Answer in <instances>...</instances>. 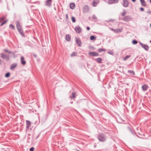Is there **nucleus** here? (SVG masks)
<instances>
[{
  "label": "nucleus",
  "instance_id": "f257e3e1",
  "mask_svg": "<svg viewBox=\"0 0 151 151\" xmlns=\"http://www.w3.org/2000/svg\"><path fill=\"white\" fill-rule=\"evenodd\" d=\"M16 27L18 32L23 37H25V35L24 34L23 29L20 24L18 21H17L16 22Z\"/></svg>",
  "mask_w": 151,
  "mask_h": 151
},
{
  "label": "nucleus",
  "instance_id": "f03ea898",
  "mask_svg": "<svg viewBox=\"0 0 151 151\" xmlns=\"http://www.w3.org/2000/svg\"><path fill=\"white\" fill-rule=\"evenodd\" d=\"M97 138L99 141L102 142H104L106 139V135L102 133L99 134Z\"/></svg>",
  "mask_w": 151,
  "mask_h": 151
},
{
  "label": "nucleus",
  "instance_id": "7ed1b4c3",
  "mask_svg": "<svg viewBox=\"0 0 151 151\" xmlns=\"http://www.w3.org/2000/svg\"><path fill=\"white\" fill-rule=\"evenodd\" d=\"M52 3V0H47L45 2V5L46 6L50 8L51 6Z\"/></svg>",
  "mask_w": 151,
  "mask_h": 151
},
{
  "label": "nucleus",
  "instance_id": "20e7f679",
  "mask_svg": "<svg viewBox=\"0 0 151 151\" xmlns=\"http://www.w3.org/2000/svg\"><path fill=\"white\" fill-rule=\"evenodd\" d=\"M123 19L124 21L127 22L132 20V19L130 16L127 15L124 17Z\"/></svg>",
  "mask_w": 151,
  "mask_h": 151
},
{
  "label": "nucleus",
  "instance_id": "39448f33",
  "mask_svg": "<svg viewBox=\"0 0 151 151\" xmlns=\"http://www.w3.org/2000/svg\"><path fill=\"white\" fill-rule=\"evenodd\" d=\"M89 6L88 5H85L83 7V12L85 13H88L89 12Z\"/></svg>",
  "mask_w": 151,
  "mask_h": 151
},
{
  "label": "nucleus",
  "instance_id": "423d86ee",
  "mask_svg": "<svg viewBox=\"0 0 151 151\" xmlns=\"http://www.w3.org/2000/svg\"><path fill=\"white\" fill-rule=\"evenodd\" d=\"M1 57L4 59H6L7 60H9V56L5 55L3 53H1Z\"/></svg>",
  "mask_w": 151,
  "mask_h": 151
},
{
  "label": "nucleus",
  "instance_id": "0eeeda50",
  "mask_svg": "<svg viewBox=\"0 0 151 151\" xmlns=\"http://www.w3.org/2000/svg\"><path fill=\"white\" fill-rule=\"evenodd\" d=\"M140 45L145 50L148 51L149 50V47L147 45L143 44L141 42H139Z\"/></svg>",
  "mask_w": 151,
  "mask_h": 151
},
{
  "label": "nucleus",
  "instance_id": "6e6552de",
  "mask_svg": "<svg viewBox=\"0 0 151 151\" xmlns=\"http://www.w3.org/2000/svg\"><path fill=\"white\" fill-rule=\"evenodd\" d=\"M76 44L79 46L81 47L82 45V43L80 39L77 37H76Z\"/></svg>",
  "mask_w": 151,
  "mask_h": 151
},
{
  "label": "nucleus",
  "instance_id": "1a4fd4ad",
  "mask_svg": "<svg viewBox=\"0 0 151 151\" xmlns=\"http://www.w3.org/2000/svg\"><path fill=\"white\" fill-rule=\"evenodd\" d=\"M118 0H109L108 1L107 3L108 4H110L118 3Z\"/></svg>",
  "mask_w": 151,
  "mask_h": 151
},
{
  "label": "nucleus",
  "instance_id": "9d476101",
  "mask_svg": "<svg viewBox=\"0 0 151 151\" xmlns=\"http://www.w3.org/2000/svg\"><path fill=\"white\" fill-rule=\"evenodd\" d=\"M75 30L76 33H79L82 31L81 28L79 26L76 27L75 28Z\"/></svg>",
  "mask_w": 151,
  "mask_h": 151
},
{
  "label": "nucleus",
  "instance_id": "9b49d317",
  "mask_svg": "<svg viewBox=\"0 0 151 151\" xmlns=\"http://www.w3.org/2000/svg\"><path fill=\"white\" fill-rule=\"evenodd\" d=\"M88 54L89 55L92 56H96L99 55L98 53L95 52H89Z\"/></svg>",
  "mask_w": 151,
  "mask_h": 151
},
{
  "label": "nucleus",
  "instance_id": "f8f14e48",
  "mask_svg": "<svg viewBox=\"0 0 151 151\" xmlns=\"http://www.w3.org/2000/svg\"><path fill=\"white\" fill-rule=\"evenodd\" d=\"M129 2L127 0H123V6L124 7H127L128 6Z\"/></svg>",
  "mask_w": 151,
  "mask_h": 151
},
{
  "label": "nucleus",
  "instance_id": "ddd939ff",
  "mask_svg": "<svg viewBox=\"0 0 151 151\" xmlns=\"http://www.w3.org/2000/svg\"><path fill=\"white\" fill-rule=\"evenodd\" d=\"M24 59V57L22 56L21 58L20 61L21 64L23 65H24L26 64V62Z\"/></svg>",
  "mask_w": 151,
  "mask_h": 151
},
{
  "label": "nucleus",
  "instance_id": "4468645a",
  "mask_svg": "<svg viewBox=\"0 0 151 151\" xmlns=\"http://www.w3.org/2000/svg\"><path fill=\"white\" fill-rule=\"evenodd\" d=\"M17 65V63H14L12 64L10 66V69L11 70H13L14 69L16 68Z\"/></svg>",
  "mask_w": 151,
  "mask_h": 151
},
{
  "label": "nucleus",
  "instance_id": "2eb2a0df",
  "mask_svg": "<svg viewBox=\"0 0 151 151\" xmlns=\"http://www.w3.org/2000/svg\"><path fill=\"white\" fill-rule=\"evenodd\" d=\"M26 129H29L31 125V123L29 120L26 121Z\"/></svg>",
  "mask_w": 151,
  "mask_h": 151
},
{
  "label": "nucleus",
  "instance_id": "dca6fc26",
  "mask_svg": "<svg viewBox=\"0 0 151 151\" xmlns=\"http://www.w3.org/2000/svg\"><path fill=\"white\" fill-rule=\"evenodd\" d=\"M98 0H94L93 2V6H96L97 4L99 3Z\"/></svg>",
  "mask_w": 151,
  "mask_h": 151
},
{
  "label": "nucleus",
  "instance_id": "f3484780",
  "mask_svg": "<svg viewBox=\"0 0 151 151\" xmlns=\"http://www.w3.org/2000/svg\"><path fill=\"white\" fill-rule=\"evenodd\" d=\"M148 88L147 86L146 85H144L142 86V88L144 91H146L147 90Z\"/></svg>",
  "mask_w": 151,
  "mask_h": 151
},
{
  "label": "nucleus",
  "instance_id": "a211bd4d",
  "mask_svg": "<svg viewBox=\"0 0 151 151\" xmlns=\"http://www.w3.org/2000/svg\"><path fill=\"white\" fill-rule=\"evenodd\" d=\"M76 93L75 92H73L72 93V96H70V98H71V99H74L76 98Z\"/></svg>",
  "mask_w": 151,
  "mask_h": 151
},
{
  "label": "nucleus",
  "instance_id": "6ab92c4d",
  "mask_svg": "<svg viewBox=\"0 0 151 151\" xmlns=\"http://www.w3.org/2000/svg\"><path fill=\"white\" fill-rule=\"evenodd\" d=\"M70 8L72 9H74L75 8V5L73 3H71L70 5Z\"/></svg>",
  "mask_w": 151,
  "mask_h": 151
},
{
  "label": "nucleus",
  "instance_id": "aec40b11",
  "mask_svg": "<svg viewBox=\"0 0 151 151\" xmlns=\"http://www.w3.org/2000/svg\"><path fill=\"white\" fill-rule=\"evenodd\" d=\"M70 37L69 35H67L66 36L65 39L68 41L70 40Z\"/></svg>",
  "mask_w": 151,
  "mask_h": 151
},
{
  "label": "nucleus",
  "instance_id": "412c9836",
  "mask_svg": "<svg viewBox=\"0 0 151 151\" xmlns=\"http://www.w3.org/2000/svg\"><path fill=\"white\" fill-rule=\"evenodd\" d=\"M95 60L96 62L98 63H101V60L102 59L100 58H98L96 59Z\"/></svg>",
  "mask_w": 151,
  "mask_h": 151
},
{
  "label": "nucleus",
  "instance_id": "4be33fe9",
  "mask_svg": "<svg viewBox=\"0 0 151 151\" xmlns=\"http://www.w3.org/2000/svg\"><path fill=\"white\" fill-rule=\"evenodd\" d=\"M122 29H115V32L116 33H118L121 32L122 31Z\"/></svg>",
  "mask_w": 151,
  "mask_h": 151
},
{
  "label": "nucleus",
  "instance_id": "5701e85b",
  "mask_svg": "<svg viewBox=\"0 0 151 151\" xmlns=\"http://www.w3.org/2000/svg\"><path fill=\"white\" fill-rule=\"evenodd\" d=\"M4 50L6 52L8 53L9 54L13 53V52L6 49H4Z\"/></svg>",
  "mask_w": 151,
  "mask_h": 151
},
{
  "label": "nucleus",
  "instance_id": "b1692460",
  "mask_svg": "<svg viewBox=\"0 0 151 151\" xmlns=\"http://www.w3.org/2000/svg\"><path fill=\"white\" fill-rule=\"evenodd\" d=\"M9 28H11L12 30H14L15 29V27L12 24H10L9 26Z\"/></svg>",
  "mask_w": 151,
  "mask_h": 151
},
{
  "label": "nucleus",
  "instance_id": "393cba45",
  "mask_svg": "<svg viewBox=\"0 0 151 151\" xmlns=\"http://www.w3.org/2000/svg\"><path fill=\"white\" fill-rule=\"evenodd\" d=\"M128 72L132 75H135V73L134 71L133 70H129L128 71Z\"/></svg>",
  "mask_w": 151,
  "mask_h": 151
},
{
  "label": "nucleus",
  "instance_id": "a878e982",
  "mask_svg": "<svg viewBox=\"0 0 151 151\" xmlns=\"http://www.w3.org/2000/svg\"><path fill=\"white\" fill-rule=\"evenodd\" d=\"M90 39L91 40H95L96 37L93 35L91 36L90 37Z\"/></svg>",
  "mask_w": 151,
  "mask_h": 151
},
{
  "label": "nucleus",
  "instance_id": "bb28decb",
  "mask_svg": "<svg viewBox=\"0 0 151 151\" xmlns=\"http://www.w3.org/2000/svg\"><path fill=\"white\" fill-rule=\"evenodd\" d=\"M130 56V55H127L125 57L123 58V60L124 61L126 60L128 58H129Z\"/></svg>",
  "mask_w": 151,
  "mask_h": 151
},
{
  "label": "nucleus",
  "instance_id": "cd10ccee",
  "mask_svg": "<svg viewBox=\"0 0 151 151\" xmlns=\"http://www.w3.org/2000/svg\"><path fill=\"white\" fill-rule=\"evenodd\" d=\"M77 54V52H73L71 55V57H73L76 55Z\"/></svg>",
  "mask_w": 151,
  "mask_h": 151
},
{
  "label": "nucleus",
  "instance_id": "c85d7f7f",
  "mask_svg": "<svg viewBox=\"0 0 151 151\" xmlns=\"http://www.w3.org/2000/svg\"><path fill=\"white\" fill-rule=\"evenodd\" d=\"M141 3L142 6H146V4L144 0L142 2H141Z\"/></svg>",
  "mask_w": 151,
  "mask_h": 151
},
{
  "label": "nucleus",
  "instance_id": "c756f323",
  "mask_svg": "<svg viewBox=\"0 0 151 151\" xmlns=\"http://www.w3.org/2000/svg\"><path fill=\"white\" fill-rule=\"evenodd\" d=\"M10 76V73L9 72H8L5 75V77L6 78H9Z\"/></svg>",
  "mask_w": 151,
  "mask_h": 151
},
{
  "label": "nucleus",
  "instance_id": "7c9ffc66",
  "mask_svg": "<svg viewBox=\"0 0 151 151\" xmlns=\"http://www.w3.org/2000/svg\"><path fill=\"white\" fill-rule=\"evenodd\" d=\"M105 49L103 48H100L98 49V51L99 52H101L102 51H105Z\"/></svg>",
  "mask_w": 151,
  "mask_h": 151
},
{
  "label": "nucleus",
  "instance_id": "2f4dec72",
  "mask_svg": "<svg viewBox=\"0 0 151 151\" xmlns=\"http://www.w3.org/2000/svg\"><path fill=\"white\" fill-rule=\"evenodd\" d=\"M108 53L112 55H114V54L113 52L111 51H109L108 52Z\"/></svg>",
  "mask_w": 151,
  "mask_h": 151
},
{
  "label": "nucleus",
  "instance_id": "473e14b6",
  "mask_svg": "<svg viewBox=\"0 0 151 151\" xmlns=\"http://www.w3.org/2000/svg\"><path fill=\"white\" fill-rule=\"evenodd\" d=\"M92 18L94 19H97V17L96 15L95 14H93L92 15Z\"/></svg>",
  "mask_w": 151,
  "mask_h": 151
},
{
  "label": "nucleus",
  "instance_id": "72a5a7b5",
  "mask_svg": "<svg viewBox=\"0 0 151 151\" xmlns=\"http://www.w3.org/2000/svg\"><path fill=\"white\" fill-rule=\"evenodd\" d=\"M128 129L129 131L130 132H131V133L132 134H134V132H133V131L130 129V128H129V127H128Z\"/></svg>",
  "mask_w": 151,
  "mask_h": 151
},
{
  "label": "nucleus",
  "instance_id": "f704fd0d",
  "mask_svg": "<svg viewBox=\"0 0 151 151\" xmlns=\"http://www.w3.org/2000/svg\"><path fill=\"white\" fill-rule=\"evenodd\" d=\"M72 21V22L74 23L76 22V20L74 17H72L71 18Z\"/></svg>",
  "mask_w": 151,
  "mask_h": 151
},
{
  "label": "nucleus",
  "instance_id": "c9c22d12",
  "mask_svg": "<svg viewBox=\"0 0 151 151\" xmlns=\"http://www.w3.org/2000/svg\"><path fill=\"white\" fill-rule=\"evenodd\" d=\"M5 16H3L2 17L0 18V22H1L3 20L5 19Z\"/></svg>",
  "mask_w": 151,
  "mask_h": 151
},
{
  "label": "nucleus",
  "instance_id": "e433bc0d",
  "mask_svg": "<svg viewBox=\"0 0 151 151\" xmlns=\"http://www.w3.org/2000/svg\"><path fill=\"white\" fill-rule=\"evenodd\" d=\"M132 43L133 44H136L137 43V41L135 40H133L132 41Z\"/></svg>",
  "mask_w": 151,
  "mask_h": 151
},
{
  "label": "nucleus",
  "instance_id": "4c0bfd02",
  "mask_svg": "<svg viewBox=\"0 0 151 151\" xmlns=\"http://www.w3.org/2000/svg\"><path fill=\"white\" fill-rule=\"evenodd\" d=\"M8 20H5L3 22H2L0 25L1 26H2L3 25L5 24L7 21Z\"/></svg>",
  "mask_w": 151,
  "mask_h": 151
},
{
  "label": "nucleus",
  "instance_id": "58836bf2",
  "mask_svg": "<svg viewBox=\"0 0 151 151\" xmlns=\"http://www.w3.org/2000/svg\"><path fill=\"white\" fill-rule=\"evenodd\" d=\"M126 13V12L125 10L124 11V12H122V16H125V14Z\"/></svg>",
  "mask_w": 151,
  "mask_h": 151
},
{
  "label": "nucleus",
  "instance_id": "ea45409f",
  "mask_svg": "<svg viewBox=\"0 0 151 151\" xmlns=\"http://www.w3.org/2000/svg\"><path fill=\"white\" fill-rule=\"evenodd\" d=\"M34 147H31V148L30 149V151H34Z\"/></svg>",
  "mask_w": 151,
  "mask_h": 151
},
{
  "label": "nucleus",
  "instance_id": "a19ab883",
  "mask_svg": "<svg viewBox=\"0 0 151 151\" xmlns=\"http://www.w3.org/2000/svg\"><path fill=\"white\" fill-rule=\"evenodd\" d=\"M147 13L149 14H151V11L150 10H148L147 12Z\"/></svg>",
  "mask_w": 151,
  "mask_h": 151
},
{
  "label": "nucleus",
  "instance_id": "79ce46f5",
  "mask_svg": "<svg viewBox=\"0 0 151 151\" xmlns=\"http://www.w3.org/2000/svg\"><path fill=\"white\" fill-rule=\"evenodd\" d=\"M140 11H144V9L143 8H140Z\"/></svg>",
  "mask_w": 151,
  "mask_h": 151
},
{
  "label": "nucleus",
  "instance_id": "37998d69",
  "mask_svg": "<svg viewBox=\"0 0 151 151\" xmlns=\"http://www.w3.org/2000/svg\"><path fill=\"white\" fill-rule=\"evenodd\" d=\"M66 17L67 19H68V15L67 14H66Z\"/></svg>",
  "mask_w": 151,
  "mask_h": 151
},
{
  "label": "nucleus",
  "instance_id": "c03bdc74",
  "mask_svg": "<svg viewBox=\"0 0 151 151\" xmlns=\"http://www.w3.org/2000/svg\"><path fill=\"white\" fill-rule=\"evenodd\" d=\"M114 21V20L113 19H110L108 20V22H113Z\"/></svg>",
  "mask_w": 151,
  "mask_h": 151
},
{
  "label": "nucleus",
  "instance_id": "a18cd8bd",
  "mask_svg": "<svg viewBox=\"0 0 151 151\" xmlns=\"http://www.w3.org/2000/svg\"><path fill=\"white\" fill-rule=\"evenodd\" d=\"M86 29H87V30L88 31L90 29V28L88 26V27H86Z\"/></svg>",
  "mask_w": 151,
  "mask_h": 151
},
{
  "label": "nucleus",
  "instance_id": "49530a36",
  "mask_svg": "<svg viewBox=\"0 0 151 151\" xmlns=\"http://www.w3.org/2000/svg\"><path fill=\"white\" fill-rule=\"evenodd\" d=\"M111 29L113 31H114V32H115V29H113V28H111Z\"/></svg>",
  "mask_w": 151,
  "mask_h": 151
},
{
  "label": "nucleus",
  "instance_id": "de8ad7c7",
  "mask_svg": "<svg viewBox=\"0 0 151 151\" xmlns=\"http://www.w3.org/2000/svg\"><path fill=\"white\" fill-rule=\"evenodd\" d=\"M2 63V61L0 59V65Z\"/></svg>",
  "mask_w": 151,
  "mask_h": 151
},
{
  "label": "nucleus",
  "instance_id": "09e8293b",
  "mask_svg": "<svg viewBox=\"0 0 151 151\" xmlns=\"http://www.w3.org/2000/svg\"><path fill=\"white\" fill-rule=\"evenodd\" d=\"M132 1L134 2L136 1V0H131Z\"/></svg>",
  "mask_w": 151,
  "mask_h": 151
},
{
  "label": "nucleus",
  "instance_id": "8fccbe9b",
  "mask_svg": "<svg viewBox=\"0 0 151 151\" xmlns=\"http://www.w3.org/2000/svg\"><path fill=\"white\" fill-rule=\"evenodd\" d=\"M75 151H80L79 150H78L76 149L75 150Z\"/></svg>",
  "mask_w": 151,
  "mask_h": 151
},
{
  "label": "nucleus",
  "instance_id": "3c124183",
  "mask_svg": "<svg viewBox=\"0 0 151 151\" xmlns=\"http://www.w3.org/2000/svg\"><path fill=\"white\" fill-rule=\"evenodd\" d=\"M34 55L35 57H36V55Z\"/></svg>",
  "mask_w": 151,
  "mask_h": 151
},
{
  "label": "nucleus",
  "instance_id": "603ef678",
  "mask_svg": "<svg viewBox=\"0 0 151 151\" xmlns=\"http://www.w3.org/2000/svg\"><path fill=\"white\" fill-rule=\"evenodd\" d=\"M150 3L151 4V0H149Z\"/></svg>",
  "mask_w": 151,
  "mask_h": 151
},
{
  "label": "nucleus",
  "instance_id": "864d4df0",
  "mask_svg": "<svg viewBox=\"0 0 151 151\" xmlns=\"http://www.w3.org/2000/svg\"><path fill=\"white\" fill-rule=\"evenodd\" d=\"M150 43H151V40L150 41Z\"/></svg>",
  "mask_w": 151,
  "mask_h": 151
},
{
  "label": "nucleus",
  "instance_id": "5fc2aeb1",
  "mask_svg": "<svg viewBox=\"0 0 151 151\" xmlns=\"http://www.w3.org/2000/svg\"><path fill=\"white\" fill-rule=\"evenodd\" d=\"M150 26L151 27V24H150Z\"/></svg>",
  "mask_w": 151,
  "mask_h": 151
}]
</instances>
